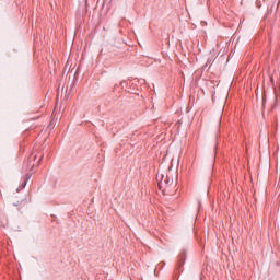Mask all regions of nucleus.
Segmentation results:
<instances>
[{
    "instance_id": "obj_1",
    "label": "nucleus",
    "mask_w": 280,
    "mask_h": 280,
    "mask_svg": "<svg viewBox=\"0 0 280 280\" xmlns=\"http://www.w3.org/2000/svg\"><path fill=\"white\" fill-rule=\"evenodd\" d=\"M158 187L166 196H174L176 194V184L170 175L158 174L156 175Z\"/></svg>"
},
{
    "instance_id": "obj_5",
    "label": "nucleus",
    "mask_w": 280,
    "mask_h": 280,
    "mask_svg": "<svg viewBox=\"0 0 280 280\" xmlns=\"http://www.w3.org/2000/svg\"><path fill=\"white\" fill-rule=\"evenodd\" d=\"M38 117H40V115H37V116H35L33 118H30V119H38Z\"/></svg>"
},
{
    "instance_id": "obj_4",
    "label": "nucleus",
    "mask_w": 280,
    "mask_h": 280,
    "mask_svg": "<svg viewBox=\"0 0 280 280\" xmlns=\"http://www.w3.org/2000/svg\"><path fill=\"white\" fill-rule=\"evenodd\" d=\"M30 178H32V173L26 174V180L24 182V187L25 185H27V180H30Z\"/></svg>"
},
{
    "instance_id": "obj_3",
    "label": "nucleus",
    "mask_w": 280,
    "mask_h": 280,
    "mask_svg": "<svg viewBox=\"0 0 280 280\" xmlns=\"http://www.w3.org/2000/svg\"><path fill=\"white\" fill-rule=\"evenodd\" d=\"M187 259V254L180 253L177 257L176 270L177 272H183V266H185V260Z\"/></svg>"
},
{
    "instance_id": "obj_2",
    "label": "nucleus",
    "mask_w": 280,
    "mask_h": 280,
    "mask_svg": "<svg viewBox=\"0 0 280 280\" xmlns=\"http://www.w3.org/2000/svg\"><path fill=\"white\" fill-rule=\"evenodd\" d=\"M40 161H43V155H39L38 158V154L32 153L27 160L24 161L23 170H25V172L34 173V167H38V165H40Z\"/></svg>"
},
{
    "instance_id": "obj_6",
    "label": "nucleus",
    "mask_w": 280,
    "mask_h": 280,
    "mask_svg": "<svg viewBox=\"0 0 280 280\" xmlns=\"http://www.w3.org/2000/svg\"><path fill=\"white\" fill-rule=\"evenodd\" d=\"M266 104V100L265 98H262V106Z\"/></svg>"
}]
</instances>
